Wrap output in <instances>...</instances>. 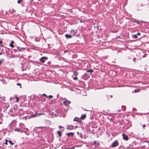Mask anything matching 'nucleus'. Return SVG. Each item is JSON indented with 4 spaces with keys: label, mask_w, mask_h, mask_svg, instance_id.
Here are the masks:
<instances>
[{
    "label": "nucleus",
    "mask_w": 149,
    "mask_h": 149,
    "mask_svg": "<svg viewBox=\"0 0 149 149\" xmlns=\"http://www.w3.org/2000/svg\"><path fill=\"white\" fill-rule=\"evenodd\" d=\"M118 145L119 143L118 141L117 140H116L112 143V145L110 147L114 148L117 146Z\"/></svg>",
    "instance_id": "f257e3e1"
},
{
    "label": "nucleus",
    "mask_w": 149,
    "mask_h": 149,
    "mask_svg": "<svg viewBox=\"0 0 149 149\" xmlns=\"http://www.w3.org/2000/svg\"><path fill=\"white\" fill-rule=\"evenodd\" d=\"M48 59V58L46 56H43L40 59V61L42 63H44L45 61L47 60Z\"/></svg>",
    "instance_id": "f03ea898"
},
{
    "label": "nucleus",
    "mask_w": 149,
    "mask_h": 149,
    "mask_svg": "<svg viewBox=\"0 0 149 149\" xmlns=\"http://www.w3.org/2000/svg\"><path fill=\"white\" fill-rule=\"evenodd\" d=\"M74 121H77L78 123H82V121L81 120V119L80 118H78L77 117H76L74 118Z\"/></svg>",
    "instance_id": "7ed1b4c3"
},
{
    "label": "nucleus",
    "mask_w": 149,
    "mask_h": 149,
    "mask_svg": "<svg viewBox=\"0 0 149 149\" xmlns=\"http://www.w3.org/2000/svg\"><path fill=\"white\" fill-rule=\"evenodd\" d=\"M122 136H123V139L126 141H127L128 140V136H127L125 134H123Z\"/></svg>",
    "instance_id": "20e7f679"
},
{
    "label": "nucleus",
    "mask_w": 149,
    "mask_h": 149,
    "mask_svg": "<svg viewBox=\"0 0 149 149\" xmlns=\"http://www.w3.org/2000/svg\"><path fill=\"white\" fill-rule=\"evenodd\" d=\"M70 102V101L67 100H65L63 102V103L65 105L69 104Z\"/></svg>",
    "instance_id": "39448f33"
},
{
    "label": "nucleus",
    "mask_w": 149,
    "mask_h": 149,
    "mask_svg": "<svg viewBox=\"0 0 149 149\" xmlns=\"http://www.w3.org/2000/svg\"><path fill=\"white\" fill-rule=\"evenodd\" d=\"M65 36L67 39L71 38H72V36L71 35H69L68 34H66L65 35Z\"/></svg>",
    "instance_id": "423d86ee"
},
{
    "label": "nucleus",
    "mask_w": 149,
    "mask_h": 149,
    "mask_svg": "<svg viewBox=\"0 0 149 149\" xmlns=\"http://www.w3.org/2000/svg\"><path fill=\"white\" fill-rule=\"evenodd\" d=\"M71 34L73 36H75L76 34V33L75 32V31L74 30H72L71 31Z\"/></svg>",
    "instance_id": "0eeeda50"
},
{
    "label": "nucleus",
    "mask_w": 149,
    "mask_h": 149,
    "mask_svg": "<svg viewBox=\"0 0 149 149\" xmlns=\"http://www.w3.org/2000/svg\"><path fill=\"white\" fill-rule=\"evenodd\" d=\"M86 117V114H84L81 116L80 118L81 119V120H84L85 119Z\"/></svg>",
    "instance_id": "6e6552de"
},
{
    "label": "nucleus",
    "mask_w": 149,
    "mask_h": 149,
    "mask_svg": "<svg viewBox=\"0 0 149 149\" xmlns=\"http://www.w3.org/2000/svg\"><path fill=\"white\" fill-rule=\"evenodd\" d=\"M14 43V41L13 40L11 41L10 43L9 44V46L12 48H13L14 47V46L13 45V43Z\"/></svg>",
    "instance_id": "1a4fd4ad"
},
{
    "label": "nucleus",
    "mask_w": 149,
    "mask_h": 149,
    "mask_svg": "<svg viewBox=\"0 0 149 149\" xmlns=\"http://www.w3.org/2000/svg\"><path fill=\"white\" fill-rule=\"evenodd\" d=\"M74 135V133L72 132H69L67 134V135L68 136H69L71 135L73 136Z\"/></svg>",
    "instance_id": "9d476101"
},
{
    "label": "nucleus",
    "mask_w": 149,
    "mask_h": 149,
    "mask_svg": "<svg viewBox=\"0 0 149 149\" xmlns=\"http://www.w3.org/2000/svg\"><path fill=\"white\" fill-rule=\"evenodd\" d=\"M93 72V70L92 69H90L87 71V72H91V73H92Z\"/></svg>",
    "instance_id": "9b49d317"
},
{
    "label": "nucleus",
    "mask_w": 149,
    "mask_h": 149,
    "mask_svg": "<svg viewBox=\"0 0 149 149\" xmlns=\"http://www.w3.org/2000/svg\"><path fill=\"white\" fill-rule=\"evenodd\" d=\"M61 132L60 131H57V133L59 136L61 137Z\"/></svg>",
    "instance_id": "f8f14e48"
},
{
    "label": "nucleus",
    "mask_w": 149,
    "mask_h": 149,
    "mask_svg": "<svg viewBox=\"0 0 149 149\" xmlns=\"http://www.w3.org/2000/svg\"><path fill=\"white\" fill-rule=\"evenodd\" d=\"M130 20H131V21L132 22H136V20L135 19H134L133 18H130Z\"/></svg>",
    "instance_id": "ddd939ff"
},
{
    "label": "nucleus",
    "mask_w": 149,
    "mask_h": 149,
    "mask_svg": "<svg viewBox=\"0 0 149 149\" xmlns=\"http://www.w3.org/2000/svg\"><path fill=\"white\" fill-rule=\"evenodd\" d=\"M15 98L16 100V102H18V101H19V98L16 96V97H15Z\"/></svg>",
    "instance_id": "4468645a"
},
{
    "label": "nucleus",
    "mask_w": 149,
    "mask_h": 149,
    "mask_svg": "<svg viewBox=\"0 0 149 149\" xmlns=\"http://www.w3.org/2000/svg\"><path fill=\"white\" fill-rule=\"evenodd\" d=\"M10 12L11 13H13L15 12V10L13 9V8L12 9V10H10Z\"/></svg>",
    "instance_id": "2eb2a0df"
},
{
    "label": "nucleus",
    "mask_w": 149,
    "mask_h": 149,
    "mask_svg": "<svg viewBox=\"0 0 149 149\" xmlns=\"http://www.w3.org/2000/svg\"><path fill=\"white\" fill-rule=\"evenodd\" d=\"M17 49L18 50H19V51H21V49H25V48H20L19 47H18V48H17Z\"/></svg>",
    "instance_id": "dca6fc26"
},
{
    "label": "nucleus",
    "mask_w": 149,
    "mask_h": 149,
    "mask_svg": "<svg viewBox=\"0 0 149 149\" xmlns=\"http://www.w3.org/2000/svg\"><path fill=\"white\" fill-rule=\"evenodd\" d=\"M139 91H140V90H139V89H135V90H134V92H135V93H136V92H139Z\"/></svg>",
    "instance_id": "f3484780"
},
{
    "label": "nucleus",
    "mask_w": 149,
    "mask_h": 149,
    "mask_svg": "<svg viewBox=\"0 0 149 149\" xmlns=\"http://www.w3.org/2000/svg\"><path fill=\"white\" fill-rule=\"evenodd\" d=\"M74 72V75L76 76L78 74V73L77 72Z\"/></svg>",
    "instance_id": "a211bd4d"
},
{
    "label": "nucleus",
    "mask_w": 149,
    "mask_h": 149,
    "mask_svg": "<svg viewBox=\"0 0 149 149\" xmlns=\"http://www.w3.org/2000/svg\"><path fill=\"white\" fill-rule=\"evenodd\" d=\"M37 116V115L36 114L33 115L31 116L32 117H35Z\"/></svg>",
    "instance_id": "6ab92c4d"
},
{
    "label": "nucleus",
    "mask_w": 149,
    "mask_h": 149,
    "mask_svg": "<svg viewBox=\"0 0 149 149\" xmlns=\"http://www.w3.org/2000/svg\"><path fill=\"white\" fill-rule=\"evenodd\" d=\"M8 142L11 145H13L14 144V143H13L11 141H9Z\"/></svg>",
    "instance_id": "aec40b11"
},
{
    "label": "nucleus",
    "mask_w": 149,
    "mask_h": 149,
    "mask_svg": "<svg viewBox=\"0 0 149 149\" xmlns=\"http://www.w3.org/2000/svg\"><path fill=\"white\" fill-rule=\"evenodd\" d=\"M22 1V0H18L17 1L18 3L20 4L21 3V2Z\"/></svg>",
    "instance_id": "412c9836"
},
{
    "label": "nucleus",
    "mask_w": 149,
    "mask_h": 149,
    "mask_svg": "<svg viewBox=\"0 0 149 149\" xmlns=\"http://www.w3.org/2000/svg\"><path fill=\"white\" fill-rule=\"evenodd\" d=\"M53 97V96L51 95H50L49 96H47V97H49L50 99H51V98H52Z\"/></svg>",
    "instance_id": "4be33fe9"
},
{
    "label": "nucleus",
    "mask_w": 149,
    "mask_h": 149,
    "mask_svg": "<svg viewBox=\"0 0 149 149\" xmlns=\"http://www.w3.org/2000/svg\"><path fill=\"white\" fill-rule=\"evenodd\" d=\"M17 85L18 86H20V87L21 88H22V87H21V84H19V83H17Z\"/></svg>",
    "instance_id": "5701e85b"
},
{
    "label": "nucleus",
    "mask_w": 149,
    "mask_h": 149,
    "mask_svg": "<svg viewBox=\"0 0 149 149\" xmlns=\"http://www.w3.org/2000/svg\"><path fill=\"white\" fill-rule=\"evenodd\" d=\"M42 96H45L46 97H47V96L44 93L42 95Z\"/></svg>",
    "instance_id": "b1692460"
},
{
    "label": "nucleus",
    "mask_w": 149,
    "mask_h": 149,
    "mask_svg": "<svg viewBox=\"0 0 149 149\" xmlns=\"http://www.w3.org/2000/svg\"><path fill=\"white\" fill-rule=\"evenodd\" d=\"M5 141H6V142L4 143H5L6 145H7L8 144L7 142L8 141L7 139H6Z\"/></svg>",
    "instance_id": "393cba45"
},
{
    "label": "nucleus",
    "mask_w": 149,
    "mask_h": 149,
    "mask_svg": "<svg viewBox=\"0 0 149 149\" xmlns=\"http://www.w3.org/2000/svg\"><path fill=\"white\" fill-rule=\"evenodd\" d=\"M136 22L137 24H140V22L138 20H136Z\"/></svg>",
    "instance_id": "a878e982"
},
{
    "label": "nucleus",
    "mask_w": 149,
    "mask_h": 149,
    "mask_svg": "<svg viewBox=\"0 0 149 149\" xmlns=\"http://www.w3.org/2000/svg\"><path fill=\"white\" fill-rule=\"evenodd\" d=\"M73 79L74 80H77L78 79V78L77 77H75L73 78Z\"/></svg>",
    "instance_id": "bb28decb"
},
{
    "label": "nucleus",
    "mask_w": 149,
    "mask_h": 149,
    "mask_svg": "<svg viewBox=\"0 0 149 149\" xmlns=\"http://www.w3.org/2000/svg\"><path fill=\"white\" fill-rule=\"evenodd\" d=\"M4 60L3 59H1L0 60V64H1L2 63V61H4Z\"/></svg>",
    "instance_id": "cd10ccee"
},
{
    "label": "nucleus",
    "mask_w": 149,
    "mask_h": 149,
    "mask_svg": "<svg viewBox=\"0 0 149 149\" xmlns=\"http://www.w3.org/2000/svg\"><path fill=\"white\" fill-rule=\"evenodd\" d=\"M133 37L135 38H137L138 37H137V36L136 35H134L133 36Z\"/></svg>",
    "instance_id": "c85d7f7f"
},
{
    "label": "nucleus",
    "mask_w": 149,
    "mask_h": 149,
    "mask_svg": "<svg viewBox=\"0 0 149 149\" xmlns=\"http://www.w3.org/2000/svg\"><path fill=\"white\" fill-rule=\"evenodd\" d=\"M137 35H138L139 36H140V33H138L137 34Z\"/></svg>",
    "instance_id": "c756f323"
},
{
    "label": "nucleus",
    "mask_w": 149,
    "mask_h": 149,
    "mask_svg": "<svg viewBox=\"0 0 149 149\" xmlns=\"http://www.w3.org/2000/svg\"><path fill=\"white\" fill-rule=\"evenodd\" d=\"M146 125H145L144 124L143 125V128H144L145 127H146Z\"/></svg>",
    "instance_id": "7c9ffc66"
},
{
    "label": "nucleus",
    "mask_w": 149,
    "mask_h": 149,
    "mask_svg": "<svg viewBox=\"0 0 149 149\" xmlns=\"http://www.w3.org/2000/svg\"><path fill=\"white\" fill-rule=\"evenodd\" d=\"M3 43V42L1 40H0V44H2Z\"/></svg>",
    "instance_id": "2f4dec72"
},
{
    "label": "nucleus",
    "mask_w": 149,
    "mask_h": 149,
    "mask_svg": "<svg viewBox=\"0 0 149 149\" xmlns=\"http://www.w3.org/2000/svg\"><path fill=\"white\" fill-rule=\"evenodd\" d=\"M15 131H17L19 132L20 131V130L19 129L18 130L16 129L15 130Z\"/></svg>",
    "instance_id": "473e14b6"
},
{
    "label": "nucleus",
    "mask_w": 149,
    "mask_h": 149,
    "mask_svg": "<svg viewBox=\"0 0 149 149\" xmlns=\"http://www.w3.org/2000/svg\"><path fill=\"white\" fill-rule=\"evenodd\" d=\"M44 113H39L38 115H42V114H43Z\"/></svg>",
    "instance_id": "72a5a7b5"
},
{
    "label": "nucleus",
    "mask_w": 149,
    "mask_h": 149,
    "mask_svg": "<svg viewBox=\"0 0 149 149\" xmlns=\"http://www.w3.org/2000/svg\"><path fill=\"white\" fill-rule=\"evenodd\" d=\"M110 96H111V98H112L113 97V95H110Z\"/></svg>",
    "instance_id": "f704fd0d"
},
{
    "label": "nucleus",
    "mask_w": 149,
    "mask_h": 149,
    "mask_svg": "<svg viewBox=\"0 0 149 149\" xmlns=\"http://www.w3.org/2000/svg\"><path fill=\"white\" fill-rule=\"evenodd\" d=\"M1 47H3V45L2 44L1 45Z\"/></svg>",
    "instance_id": "c9c22d12"
},
{
    "label": "nucleus",
    "mask_w": 149,
    "mask_h": 149,
    "mask_svg": "<svg viewBox=\"0 0 149 149\" xmlns=\"http://www.w3.org/2000/svg\"><path fill=\"white\" fill-rule=\"evenodd\" d=\"M2 53H1V52H0V55H2Z\"/></svg>",
    "instance_id": "e433bc0d"
},
{
    "label": "nucleus",
    "mask_w": 149,
    "mask_h": 149,
    "mask_svg": "<svg viewBox=\"0 0 149 149\" xmlns=\"http://www.w3.org/2000/svg\"><path fill=\"white\" fill-rule=\"evenodd\" d=\"M59 127L60 128V127H62L61 126H59Z\"/></svg>",
    "instance_id": "4c0bfd02"
},
{
    "label": "nucleus",
    "mask_w": 149,
    "mask_h": 149,
    "mask_svg": "<svg viewBox=\"0 0 149 149\" xmlns=\"http://www.w3.org/2000/svg\"><path fill=\"white\" fill-rule=\"evenodd\" d=\"M41 55H42V54H41Z\"/></svg>",
    "instance_id": "58836bf2"
}]
</instances>
